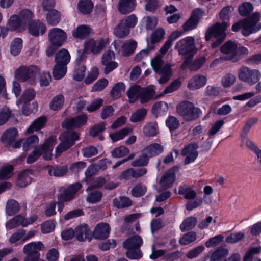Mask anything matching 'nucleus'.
Returning <instances> with one entry per match:
<instances>
[{"instance_id": "28", "label": "nucleus", "mask_w": 261, "mask_h": 261, "mask_svg": "<svg viewBox=\"0 0 261 261\" xmlns=\"http://www.w3.org/2000/svg\"><path fill=\"white\" fill-rule=\"evenodd\" d=\"M70 60L69 52L66 49H62L58 51L55 55V62L56 64L67 65Z\"/></svg>"}, {"instance_id": "38", "label": "nucleus", "mask_w": 261, "mask_h": 261, "mask_svg": "<svg viewBox=\"0 0 261 261\" xmlns=\"http://www.w3.org/2000/svg\"><path fill=\"white\" fill-rule=\"evenodd\" d=\"M20 209L19 203L14 199L7 201L6 206V213L9 216H13L17 213Z\"/></svg>"}, {"instance_id": "13", "label": "nucleus", "mask_w": 261, "mask_h": 261, "mask_svg": "<svg viewBox=\"0 0 261 261\" xmlns=\"http://www.w3.org/2000/svg\"><path fill=\"white\" fill-rule=\"evenodd\" d=\"M108 42L104 39L95 41L93 39L86 40L84 44V52L97 54L99 53L106 46Z\"/></svg>"}, {"instance_id": "9", "label": "nucleus", "mask_w": 261, "mask_h": 261, "mask_svg": "<svg viewBox=\"0 0 261 261\" xmlns=\"http://www.w3.org/2000/svg\"><path fill=\"white\" fill-rule=\"evenodd\" d=\"M180 55L184 56L195 51V39L191 36L187 37L178 41L175 46Z\"/></svg>"}, {"instance_id": "33", "label": "nucleus", "mask_w": 261, "mask_h": 261, "mask_svg": "<svg viewBox=\"0 0 261 261\" xmlns=\"http://www.w3.org/2000/svg\"><path fill=\"white\" fill-rule=\"evenodd\" d=\"M178 193L183 195L186 199H194L196 197L197 193L191 186H181L179 188Z\"/></svg>"}, {"instance_id": "23", "label": "nucleus", "mask_w": 261, "mask_h": 261, "mask_svg": "<svg viewBox=\"0 0 261 261\" xmlns=\"http://www.w3.org/2000/svg\"><path fill=\"white\" fill-rule=\"evenodd\" d=\"M46 30V28L44 24L39 20L33 21L29 24V32L34 36L43 34Z\"/></svg>"}, {"instance_id": "16", "label": "nucleus", "mask_w": 261, "mask_h": 261, "mask_svg": "<svg viewBox=\"0 0 261 261\" xmlns=\"http://www.w3.org/2000/svg\"><path fill=\"white\" fill-rule=\"evenodd\" d=\"M198 148L197 144L191 143L185 146L182 150L181 155L185 158V164H189L196 160L198 155Z\"/></svg>"}, {"instance_id": "26", "label": "nucleus", "mask_w": 261, "mask_h": 261, "mask_svg": "<svg viewBox=\"0 0 261 261\" xmlns=\"http://www.w3.org/2000/svg\"><path fill=\"white\" fill-rule=\"evenodd\" d=\"M135 6V0H120L118 8L121 14H125L133 11Z\"/></svg>"}, {"instance_id": "54", "label": "nucleus", "mask_w": 261, "mask_h": 261, "mask_svg": "<svg viewBox=\"0 0 261 261\" xmlns=\"http://www.w3.org/2000/svg\"><path fill=\"white\" fill-rule=\"evenodd\" d=\"M125 89V86L123 83H118L115 85L110 91V94L114 98H117L124 93Z\"/></svg>"}, {"instance_id": "40", "label": "nucleus", "mask_w": 261, "mask_h": 261, "mask_svg": "<svg viewBox=\"0 0 261 261\" xmlns=\"http://www.w3.org/2000/svg\"><path fill=\"white\" fill-rule=\"evenodd\" d=\"M140 86L135 85L130 87L127 91V95L130 103H134L138 99H140Z\"/></svg>"}, {"instance_id": "50", "label": "nucleus", "mask_w": 261, "mask_h": 261, "mask_svg": "<svg viewBox=\"0 0 261 261\" xmlns=\"http://www.w3.org/2000/svg\"><path fill=\"white\" fill-rule=\"evenodd\" d=\"M147 114V110L144 108L138 109L132 113L130 117L132 122H137L143 120Z\"/></svg>"}, {"instance_id": "7", "label": "nucleus", "mask_w": 261, "mask_h": 261, "mask_svg": "<svg viewBox=\"0 0 261 261\" xmlns=\"http://www.w3.org/2000/svg\"><path fill=\"white\" fill-rule=\"evenodd\" d=\"M238 76L241 81L253 85L259 81L261 73L257 69H251L246 66H242L238 70Z\"/></svg>"}, {"instance_id": "31", "label": "nucleus", "mask_w": 261, "mask_h": 261, "mask_svg": "<svg viewBox=\"0 0 261 261\" xmlns=\"http://www.w3.org/2000/svg\"><path fill=\"white\" fill-rule=\"evenodd\" d=\"M46 118L44 116H41L35 120L27 129V133H33L34 131H38L42 129L45 125Z\"/></svg>"}, {"instance_id": "47", "label": "nucleus", "mask_w": 261, "mask_h": 261, "mask_svg": "<svg viewBox=\"0 0 261 261\" xmlns=\"http://www.w3.org/2000/svg\"><path fill=\"white\" fill-rule=\"evenodd\" d=\"M90 32V28L85 25L78 27L73 31V36L76 38L83 39L88 36Z\"/></svg>"}, {"instance_id": "2", "label": "nucleus", "mask_w": 261, "mask_h": 261, "mask_svg": "<svg viewBox=\"0 0 261 261\" xmlns=\"http://www.w3.org/2000/svg\"><path fill=\"white\" fill-rule=\"evenodd\" d=\"M260 18V13L255 12L248 18L234 23L232 27V30L237 32L241 28L242 33L245 36L256 33L261 29V23H258Z\"/></svg>"}, {"instance_id": "4", "label": "nucleus", "mask_w": 261, "mask_h": 261, "mask_svg": "<svg viewBox=\"0 0 261 261\" xmlns=\"http://www.w3.org/2000/svg\"><path fill=\"white\" fill-rule=\"evenodd\" d=\"M55 144V139L50 137L45 140L44 144L39 148L35 149L27 158V162L31 164L36 161L41 154L46 160L52 158V151Z\"/></svg>"}, {"instance_id": "46", "label": "nucleus", "mask_w": 261, "mask_h": 261, "mask_svg": "<svg viewBox=\"0 0 261 261\" xmlns=\"http://www.w3.org/2000/svg\"><path fill=\"white\" fill-rule=\"evenodd\" d=\"M18 16L20 20L25 27L27 24H29L31 22L33 18V14L30 10L24 9L19 13Z\"/></svg>"}, {"instance_id": "5", "label": "nucleus", "mask_w": 261, "mask_h": 261, "mask_svg": "<svg viewBox=\"0 0 261 261\" xmlns=\"http://www.w3.org/2000/svg\"><path fill=\"white\" fill-rule=\"evenodd\" d=\"M39 72L40 69L35 65H22L15 70L14 76L20 82H27L34 85L35 83L36 77Z\"/></svg>"}, {"instance_id": "15", "label": "nucleus", "mask_w": 261, "mask_h": 261, "mask_svg": "<svg viewBox=\"0 0 261 261\" xmlns=\"http://www.w3.org/2000/svg\"><path fill=\"white\" fill-rule=\"evenodd\" d=\"M237 44L232 41L225 42L221 47V51L224 54L223 57L226 61H231L234 62V59H237L236 51Z\"/></svg>"}, {"instance_id": "39", "label": "nucleus", "mask_w": 261, "mask_h": 261, "mask_svg": "<svg viewBox=\"0 0 261 261\" xmlns=\"http://www.w3.org/2000/svg\"><path fill=\"white\" fill-rule=\"evenodd\" d=\"M129 29L121 21L114 29V34L119 38L127 36L129 33Z\"/></svg>"}, {"instance_id": "43", "label": "nucleus", "mask_w": 261, "mask_h": 261, "mask_svg": "<svg viewBox=\"0 0 261 261\" xmlns=\"http://www.w3.org/2000/svg\"><path fill=\"white\" fill-rule=\"evenodd\" d=\"M131 131V128L125 127L118 131L110 134L109 136L113 142H116L123 139L127 136Z\"/></svg>"}, {"instance_id": "49", "label": "nucleus", "mask_w": 261, "mask_h": 261, "mask_svg": "<svg viewBox=\"0 0 261 261\" xmlns=\"http://www.w3.org/2000/svg\"><path fill=\"white\" fill-rule=\"evenodd\" d=\"M22 47V40L20 38H15L10 46V53L13 56H17L21 51Z\"/></svg>"}, {"instance_id": "3", "label": "nucleus", "mask_w": 261, "mask_h": 261, "mask_svg": "<svg viewBox=\"0 0 261 261\" xmlns=\"http://www.w3.org/2000/svg\"><path fill=\"white\" fill-rule=\"evenodd\" d=\"M151 66L154 71L160 75L158 80L159 84L167 83L171 77L172 72L170 63H165L163 57L157 55L151 60Z\"/></svg>"}, {"instance_id": "8", "label": "nucleus", "mask_w": 261, "mask_h": 261, "mask_svg": "<svg viewBox=\"0 0 261 261\" xmlns=\"http://www.w3.org/2000/svg\"><path fill=\"white\" fill-rule=\"evenodd\" d=\"M82 187L81 184L76 182L63 188L58 196L60 202H68L75 199Z\"/></svg>"}, {"instance_id": "44", "label": "nucleus", "mask_w": 261, "mask_h": 261, "mask_svg": "<svg viewBox=\"0 0 261 261\" xmlns=\"http://www.w3.org/2000/svg\"><path fill=\"white\" fill-rule=\"evenodd\" d=\"M67 168L65 166H52L48 167V173L50 176L55 177H61L65 175L67 172Z\"/></svg>"}, {"instance_id": "53", "label": "nucleus", "mask_w": 261, "mask_h": 261, "mask_svg": "<svg viewBox=\"0 0 261 261\" xmlns=\"http://www.w3.org/2000/svg\"><path fill=\"white\" fill-rule=\"evenodd\" d=\"M114 205L117 208H125L130 206L132 201L127 197H120L115 198L113 200Z\"/></svg>"}, {"instance_id": "48", "label": "nucleus", "mask_w": 261, "mask_h": 261, "mask_svg": "<svg viewBox=\"0 0 261 261\" xmlns=\"http://www.w3.org/2000/svg\"><path fill=\"white\" fill-rule=\"evenodd\" d=\"M13 167L11 165H6L0 168V179H7L13 175Z\"/></svg>"}, {"instance_id": "64", "label": "nucleus", "mask_w": 261, "mask_h": 261, "mask_svg": "<svg viewBox=\"0 0 261 261\" xmlns=\"http://www.w3.org/2000/svg\"><path fill=\"white\" fill-rule=\"evenodd\" d=\"M166 124L171 131L176 129L180 125L179 121L174 116L168 117L166 121Z\"/></svg>"}, {"instance_id": "61", "label": "nucleus", "mask_w": 261, "mask_h": 261, "mask_svg": "<svg viewBox=\"0 0 261 261\" xmlns=\"http://www.w3.org/2000/svg\"><path fill=\"white\" fill-rule=\"evenodd\" d=\"M253 9L252 5L249 2L243 3L239 8V11L242 16L248 15Z\"/></svg>"}, {"instance_id": "10", "label": "nucleus", "mask_w": 261, "mask_h": 261, "mask_svg": "<svg viewBox=\"0 0 261 261\" xmlns=\"http://www.w3.org/2000/svg\"><path fill=\"white\" fill-rule=\"evenodd\" d=\"M228 26L229 24L227 22H223L222 23L217 22L208 28L205 34L206 41L210 40L212 37L225 38L226 37L225 31Z\"/></svg>"}, {"instance_id": "14", "label": "nucleus", "mask_w": 261, "mask_h": 261, "mask_svg": "<svg viewBox=\"0 0 261 261\" xmlns=\"http://www.w3.org/2000/svg\"><path fill=\"white\" fill-rule=\"evenodd\" d=\"M115 59V54L113 51L108 50L103 53L101 58V64L105 66V73H109L118 66Z\"/></svg>"}, {"instance_id": "32", "label": "nucleus", "mask_w": 261, "mask_h": 261, "mask_svg": "<svg viewBox=\"0 0 261 261\" xmlns=\"http://www.w3.org/2000/svg\"><path fill=\"white\" fill-rule=\"evenodd\" d=\"M64 101V96L62 94H58L52 98L49 102V107L53 111H58L63 107Z\"/></svg>"}, {"instance_id": "21", "label": "nucleus", "mask_w": 261, "mask_h": 261, "mask_svg": "<svg viewBox=\"0 0 261 261\" xmlns=\"http://www.w3.org/2000/svg\"><path fill=\"white\" fill-rule=\"evenodd\" d=\"M110 227L107 223H99L95 228L93 236L95 239L102 240L108 237Z\"/></svg>"}, {"instance_id": "1", "label": "nucleus", "mask_w": 261, "mask_h": 261, "mask_svg": "<svg viewBox=\"0 0 261 261\" xmlns=\"http://www.w3.org/2000/svg\"><path fill=\"white\" fill-rule=\"evenodd\" d=\"M87 116L85 114L67 119L62 123V126L67 129L60 136L61 143L56 148L55 157L60 156L61 153L68 149L79 139V134L71 129L72 128H79L85 125Z\"/></svg>"}, {"instance_id": "29", "label": "nucleus", "mask_w": 261, "mask_h": 261, "mask_svg": "<svg viewBox=\"0 0 261 261\" xmlns=\"http://www.w3.org/2000/svg\"><path fill=\"white\" fill-rule=\"evenodd\" d=\"M17 135V130L15 128H11L4 133L1 140L4 143L10 145L14 143Z\"/></svg>"}, {"instance_id": "45", "label": "nucleus", "mask_w": 261, "mask_h": 261, "mask_svg": "<svg viewBox=\"0 0 261 261\" xmlns=\"http://www.w3.org/2000/svg\"><path fill=\"white\" fill-rule=\"evenodd\" d=\"M144 134L148 137L156 136L158 133V125L156 122L147 123L143 127Z\"/></svg>"}, {"instance_id": "34", "label": "nucleus", "mask_w": 261, "mask_h": 261, "mask_svg": "<svg viewBox=\"0 0 261 261\" xmlns=\"http://www.w3.org/2000/svg\"><path fill=\"white\" fill-rule=\"evenodd\" d=\"M93 8V4L91 0H80L77 4L79 11L83 14L91 13Z\"/></svg>"}, {"instance_id": "17", "label": "nucleus", "mask_w": 261, "mask_h": 261, "mask_svg": "<svg viewBox=\"0 0 261 261\" xmlns=\"http://www.w3.org/2000/svg\"><path fill=\"white\" fill-rule=\"evenodd\" d=\"M147 173V169L146 168H140L136 169L129 168L124 171L120 177L121 180H128L132 178H138Z\"/></svg>"}, {"instance_id": "24", "label": "nucleus", "mask_w": 261, "mask_h": 261, "mask_svg": "<svg viewBox=\"0 0 261 261\" xmlns=\"http://www.w3.org/2000/svg\"><path fill=\"white\" fill-rule=\"evenodd\" d=\"M139 100L141 103H145L153 98L155 91L153 86L146 88L140 87Z\"/></svg>"}, {"instance_id": "56", "label": "nucleus", "mask_w": 261, "mask_h": 261, "mask_svg": "<svg viewBox=\"0 0 261 261\" xmlns=\"http://www.w3.org/2000/svg\"><path fill=\"white\" fill-rule=\"evenodd\" d=\"M205 61L206 59L204 57H201L194 61L189 63L188 67L191 71H197L203 66Z\"/></svg>"}, {"instance_id": "63", "label": "nucleus", "mask_w": 261, "mask_h": 261, "mask_svg": "<svg viewBox=\"0 0 261 261\" xmlns=\"http://www.w3.org/2000/svg\"><path fill=\"white\" fill-rule=\"evenodd\" d=\"M121 21L130 30V28H134L136 25L138 19L135 14H131Z\"/></svg>"}, {"instance_id": "18", "label": "nucleus", "mask_w": 261, "mask_h": 261, "mask_svg": "<svg viewBox=\"0 0 261 261\" xmlns=\"http://www.w3.org/2000/svg\"><path fill=\"white\" fill-rule=\"evenodd\" d=\"M202 17V11L197 9L193 11L190 18L184 24V31H189L196 28L199 19Z\"/></svg>"}, {"instance_id": "42", "label": "nucleus", "mask_w": 261, "mask_h": 261, "mask_svg": "<svg viewBox=\"0 0 261 261\" xmlns=\"http://www.w3.org/2000/svg\"><path fill=\"white\" fill-rule=\"evenodd\" d=\"M23 148L24 150H28L36 146L39 143V138L36 135H32L27 139H22Z\"/></svg>"}, {"instance_id": "60", "label": "nucleus", "mask_w": 261, "mask_h": 261, "mask_svg": "<svg viewBox=\"0 0 261 261\" xmlns=\"http://www.w3.org/2000/svg\"><path fill=\"white\" fill-rule=\"evenodd\" d=\"M129 153V149L124 146H121L115 148L111 152V155L113 157L116 158H121Z\"/></svg>"}, {"instance_id": "11", "label": "nucleus", "mask_w": 261, "mask_h": 261, "mask_svg": "<svg viewBox=\"0 0 261 261\" xmlns=\"http://www.w3.org/2000/svg\"><path fill=\"white\" fill-rule=\"evenodd\" d=\"M44 248V245L41 242H32L26 244L23 247V252L26 254L24 261L30 260V259L40 257L39 251Z\"/></svg>"}, {"instance_id": "57", "label": "nucleus", "mask_w": 261, "mask_h": 261, "mask_svg": "<svg viewBox=\"0 0 261 261\" xmlns=\"http://www.w3.org/2000/svg\"><path fill=\"white\" fill-rule=\"evenodd\" d=\"M228 254V250L225 248H219L214 251L211 257V261H219Z\"/></svg>"}, {"instance_id": "35", "label": "nucleus", "mask_w": 261, "mask_h": 261, "mask_svg": "<svg viewBox=\"0 0 261 261\" xmlns=\"http://www.w3.org/2000/svg\"><path fill=\"white\" fill-rule=\"evenodd\" d=\"M197 223V220L195 217H188L180 224V230L182 232L191 230L195 227Z\"/></svg>"}, {"instance_id": "55", "label": "nucleus", "mask_w": 261, "mask_h": 261, "mask_svg": "<svg viewBox=\"0 0 261 261\" xmlns=\"http://www.w3.org/2000/svg\"><path fill=\"white\" fill-rule=\"evenodd\" d=\"M196 239V233L193 231H190L181 237L179 240V242L182 245H187L194 242Z\"/></svg>"}, {"instance_id": "37", "label": "nucleus", "mask_w": 261, "mask_h": 261, "mask_svg": "<svg viewBox=\"0 0 261 261\" xmlns=\"http://www.w3.org/2000/svg\"><path fill=\"white\" fill-rule=\"evenodd\" d=\"M46 19L49 25H56L61 20V14L55 9L52 10L47 13Z\"/></svg>"}, {"instance_id": "62", "label": "nucleus", "mask_w": 261, "mask_h": 261, "mask_svg": "<svg viewBox=\"0 0 261 261\" xmlns=\"http://www.w3.org/2000/svg\"><path fill=\"white\" fill-rule=\"evenodd\" d=\"M181 85V82L178 80L173 81L164 91L163 95L172 93L178 90Z\"/></svg>"}, {"instance_id": "6", "label": "nucleus", "mask_w": 261, "mask_h": 261, "mask_svg": "<svg viewBox=\"0 0 261 261\" xmlns=\"http://www.w3.org/2000/svg\"><path fill=\"white\" fill-rule=\"evenodd\" d=\"M177 113L186 121H192L200 116V110L189 101L180 102L176 108Z\"/></svg>"}, {"instance_id": "25", "label": "nucleus", "mask_w": 261, "mask_h": 261, "mask_svg": "<svg viewBox=\"0 0 261 261\" xmlns=\"http://www.w3.org/2000/svg\"><path fill=\"white\" fill-rule=\"evenodd\" d=\"M6 28L8 29V32L9 31H20L21 29H24V27L20 20L18 15H13L8 20Z\"/></svg>"}, {"instance_id": "36", "label": "nucleus", "mask_w": 261, "mask_h": 261, "mask_svg": "<svg viewBox=\"0 0 261 261\" xmlns=\"http://www.w3.org/2000/svg\"><path fill=\"white\" fill-rule=\"evenodd\" d=\"M31 170H27L21 172L18 176L17 185L21 187L27 186L31 182Z\"/></svg>"}, {"instance_id": "30", "label": "nucleus", "mask_w": 261, "mask_h": 261, "mask_svg": "<svg viewBox=\"0 0 261 261\" xmlns=\"http://www.w3.org/2000/svg\"><path fill=\"white\" fill-rule=\"evenodd\" d=\"M144 151L149 157H152L162 153L164 151V147L158 143H154L146 146Z\"/></svg>"}, {"instance_id": "59", "label": "nucleus", "mask_w": 261, "mask_h": 261, "mask_svg": "<svg viewBox=\"0 0 261 261\" xmlns=\"http://www.w3.org/2000/svg\"><path fill=\"white\" fill-rule=\"evenodd\" d=\"M236 80V77L234 74L227 73L222 78L221 83L223 87L228 88L234 84Z\"/></svg>"}, {"instance_id": "19", "label": "nucleus", "mask_w": 261, "mask_h": 261, "mask_svg": "<svg viewBox=\"0 0 261 261\" xmlns=\"http://www.w3.org/2000/svg\"><path fill=\"white\" fill-rule=\"evenodd\" d=\"M175 178L174 170L171 169L161 177L159 184L162 189H167L171 186L175 180Z\"/></svg>"}, {"instance_id": "27", "label": "nucleus", "mask_w": 261, "mask_h": 261, "mask_svg": "<svg viewBox=\"0 0 261 261\" xmlns=\"http://www.w3.org/2000/svg\"><path fill=\"white\" fill-rule=\"evenodd\" d=\"M143 243V240L139 236L136 235L125 240L123 244V247L126 249H138Z\"/></svg>"}, {"instance_id": "22", "label": "nucleus", "mask_w": 261, "mask_h": 261, "mask_svg": "<svg viewBox=\"0 0 261 261\" xmlns=\"http://www.w3.org/2000/svg\"><path fill=\"white\" fill-rule=\"evenodd\" d=\"M205 76L197 74L192 77L189 81L188 88L191 90H196L203 87L206 83Z\"/></svg>"}, {"instance_id": "58", "label": "nucleus", "mask_w": 261, "mask_h": 261, "mask_svg": "<svg viewBox=\"0 0 261 261\" xmlns=\"http://www.w3.org/2000/svg\"><path fill=\"white\" fill-rule=\"evenodd\" d=\"M149 156L145 153L142 154L131 162L133 167L145 166L148 164Z\"/></svg>"}, {"instance_id": "52", "label": "nucleus", "mask_w": 261, "mask_h": 261, "mask_svg": "<svg viewBox=\"0 0 261 261\" xmlns=\"http://www.w3.org/2000/svg\"><path fill=\"white\" fill-rule=\"evenodd\" d=\"M66 66L56 64L53 71V75L56 80L62 79L66 74Z\"/></svg>"}, {"instance_id": "12", "label": "nucleus", "mask_w": 261, "mask_h": 261, "mask_svg": "<svg viewBox=\"0 0 261 261\" xmlns=\"http://www.w3.org/2000/svg\"><path fill=\"white\" fill-rule=\"evenodd\" d=\"M48 37L50 44L60 47L65 42L67 35L63 30L54 28L49 31Z\"/></svg>"}, {"instance_id": "20", "label": "nucleus", "mask_w": 261, "mask_h": 261, "mask_svg": "<svg viewBox=\"0 0 261 261\" xmlns=\"http://www.w3.org/2000/svg\"><path fill=\"white\" fill-rule=\"evenodd\" d=\"M75 234L79 241L87 240L89 242L92 237V231L86 224L78 226L75 229Z\"/></svg>"}, {"instance_id": "41", "label": "nucleus", "mask_w": 261, "mask_h": 261, "mask_svg": "<svg viewBox=\"0 0 261 261\" xmlns=\"http://www.w3.org/2000/svg\"><path fill=\"white\" fill-rule=\"evenodd\" d=\"M23 216L18 215L8 221L5 224L7 230H11L18 227L20 225L23 227Z\"/></svg>"}, {"instance_id": "51", "label": "nucleus", "mask_w": 261, "mask_h": 261, "mask_svg": "<svg viewBox=\"0 0 261 261\" xmlns=\"http://www.w3.org/2000/svg\"><path fill=\"white\" fill-rule=\"evenodd\" d=\"M137 47V42L130 40L126 41L122 46V53L125 56H128L133 54Z\"/></svg>"}]
</instances>
